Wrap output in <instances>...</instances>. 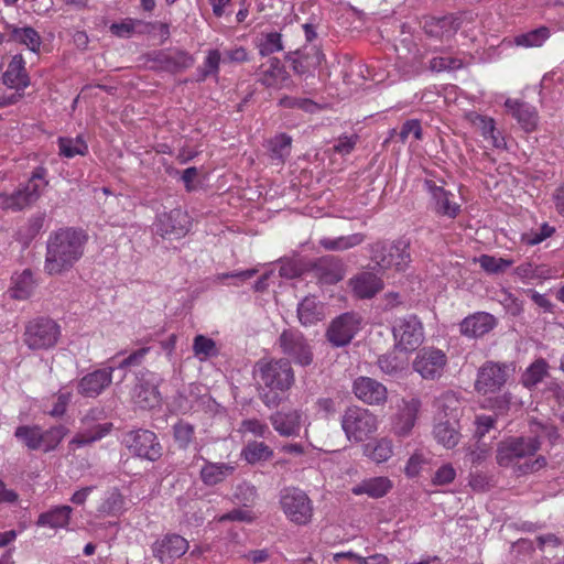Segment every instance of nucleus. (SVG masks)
Here are the masks:
<instances>
[{
    "instance_id": "obj_36",
    "label": "nucleus",
    "mask_w": 564,
    "mask_h": 564,
    "mask_svg": "<svg viewBox=\"0 0 564 564\" xmlns=\"http://www.w3.org/2000/svg\"><path fill=\"white\" fill-rule=\"evenodd\" d=\"M6 30L8 31L9 39L11 41L25 45L32 52L39 51L42 40L37 31L33 28H18L12 24H7Z\"/></svg>"
},
{
    "instance_id": "obj_57",
    "label": "nucleus",
    "mask_w": 564,
    "mask_h": 564,
    "mask_svg": "<svg viewBox=\"0 0 564 564\" xmlns=\"http://www.w3.org/2000/svg\"><path fill=\"white\" fill-rule=\"evenodd\" d=\"M555 232V227L544 223L536 230H530L521 235V242L527 246H535L552 237Z\"/></svg>"
},
{
    "instance_id": "obj_53",
    "label": "nucleus",
    "mask_w": 564,
    "mask_h": 564,
    "mask_svg": "<svg viewBox=\"0 0 564 564\" xmlns=\"http://www.w3.org/2000/svg\"><path fill=\"white\" fill-rule=\"evenodd\" d=\"M123 510L124 497L118 490L108 492L98 508L101 514L112 517L119 516Z\"/></svg>"
},
{
    "instance_id": "obj_28",
    "label": "nucleus",
    "mask_w": 564,
    "mask_h": 564,
    "mask_svg": "<svg viewBox=\"0 0 564 564\" xmlns=\"http://www.w3.org/2000/svg\"><path fill=\"white\" fill-rule=\"evenodd\" d=\"M420 408L421 402L419 399L413 398L409 401H403V405L400 408L393 421V432L395 435L405 437L411 433L415 425Z\"/></svg>"
},
{
    "instance_id": "obj_22",
    "label": "nucleus",
    "mask_w": 564,
    "mask_h": 564,
    "mask_svg": "<svg viewBox=\"0 0 564 564\" xmlns=\"http://www.w3.org/2000/svg\"><path fill=\"white\" fill-rule=\"evenodd\" d=\"M358 325L354 314L345 313L332 322L326 333L327 339L336 347L346 346L358 332Z\"/></svg>"
},
{
    "instance_id": "obj_1",
    "label": "nucleus",
    "mask_w": 564,
    "mask_h": 564,
    "mask_svg": "<svg viewBox=\"0 0 564 564\" xmlns=\"http://www.w3.org/2000/svg\"><path fill=\"white\" fill-rule=\"evenodd\" d=\"M87 240L86 232L74 227L51 232L46 241L44 272L48 275L68 272L84 256Z\"/></svg>"
},
{
    "instance_id": "obj_33",
    "label": "nucleus",
    "mask_w": 564,
    "mask_h": 564,
    "mask_svg": "<svg viewBox=\"0 0 564 564\" xmlns=\"http://www.w3.org/2000/svg\"><path fill=\"white\" fill-rule=\"evenodd\" d=\"M392 488V482L387 477L368 478L351 488L356 496L367 495L370 498L378 499L386 496Z\"/></svg>"
},
{
    "instance_id": "obj_11",
    "label": "nucleus",
    "mask_w": 564,
    "mask_h": 564,
    "mask_svg": "<svg viewBox=\"0 0 564 564\" xmlns=\"http://www.w3.org/2000/svg\"><path fill=\"white\" fill-rule=\"evenodd\" d=\"M281 351L302 367L313 362V351L304 335L295 328L284 329L278 339Z\"/></svg>"
},
{
    "instance_id": "obj_35",
    "label": "nucleus",
    "mask_w": 564,
    "mask_h": 564,
    "mask_svg": "<svg viewBox=\"0 0 564 564\" xmlns=\"http://www.w3.org/2000/svg\"><path fill=\"white\" fill-rule=\"evenodd\" d=\"M435 440L446 448L455 447L460 438L458 420L440 421L433 430Z\"/></svg>"
},
{
    "instance_id": "obj_32",
    "label": "nucleus",
    "mask_w": 564,
    "mask_h": 564,
    "mask_svg": "<svg viewBox=\"0 0 564 564\" xmlns=\"http://www.w3.org/2000/svg\"><path fill=\"white\" fill-rule=\"evenodd\" d=\"M204 465L199 478L206 486H216L234 474L235 467L227 463H213L202 457Z\"/></svg>"
},
{
    "instance_id": "obj_59",
    "label": "nucleus",
    "mask_w": 564,
    "mask_h": 564,
    "mask_svg": "<svg viewBox=\"0 0 564 564\" xmlns=\"http://www.w3.org/2000/svg\"><path fill=\"white\" fill-rule=\"evenodd\" d=\"M369 457L376 463L387 462L393 454L392 442L388 438L379 440L371 448L368 446Z\"/></svg>"
},
{
    "instance_id": "obj_63",
    "label": "nucleus",
    "mask_w": 564,
    "mask_h": 564,
    "mask_svg": "<svg viewBox=\"0 0 564 564\" xmlns=\"http://www.w3.org/2000/svg\"><path fill=\"white\" fill-rule=\"evenodd\" d=\"M241 429L245 432H249L254 436L263 438L268 437L271 434L269 426L258 419L243 420L241 422Z\"/></svg>"
},
{
    "instance_id": "obj_40",
    "label": "nucleus",
    "mask_w": 564,
    "mask_h": 564,
    "mask_svg": "<svg viewBox=\"0 0 564 564\" xmlns=\"http://www.w3.org/2000/svg\"><path fill=\"white\" fill-rule=\"evenodd\" d=\"M366 237L364 234L357 232L349 236H340L337 238H322L318 243L322 248L329 251H345L361 245Z\"/></svg>"
},
{
    "instance_id": "obj_29",
    "label": "nucleus",
    "mask_w": 564,
    "mask_h": 564,
    "mask_svg": "<svg viewBox=\"0 0 564 564\" xmlns=\"http://www.w3.org/2000/svg\"><path fill=\"white\" fill-rule=\"evenodd\" d=\"M460 20L452 14L440 18L431 17L425 19L424 32L432 37L449 39L460 28Z\"/></svg>"
},
{
    "instance_id": "obj_3",
    "label": "nucleus",
    "mask_w": 564,
    "mask_h": 564,
    "mask_svg": "<svg viewBox=\"0 0 564 564\" xmlns=\"http://www.w3.org/2000/svg\"><path fill=\"white\" fill-rule=\"evenodd\" d=\"M256 376L262 387L260 399L265 406H279L282 394L294 384L295 376L289 359H261L256 364Z\"/></svg>"
},
{
    "instance_id": "obj_14",
    "label": "nucleus",
    "mask_w": 564,
    "mask_h": 564,
    "mask_svg": "<svg viewBox=\"0 0 564 564\" xmlns=\"http://www.w3.org/2000/svg\"><path fill=\"white\" fill-rule=\"evenodd\" d=\"M446 365V354L435 347L421 348L413 360V369L426 380L441 378Z\"/></svg>"
},
{
    "instance_id": "obj_48",
    "label": "nucleus",
    "mask_w": 564,
    "mask_h": 564,
    "mask_svg": "<svg viewBox=\"0 0 564 564\" xmlns=\"http://www.w3.org/2000/svg\"><path fill=\"white\" fill-rule=\"evenodd\" d=\"M59 154L65 158H74L76 155H85L88 152V145L82 137L59 138Z\"/></svg>"
},
{
    "instance_id": "obj_9",
    "label": "nucleus",
    "mask_w": 564,
    "mask_h": 564,
    "mask_svg": "<svg viewBox=\"0 0 564 564\" xmlns=\"http://www.w3.org/2000/svg\"><path fill=\"white\" fill-rule=\"evenodd\" d=\"M393 336L395 348L401 351H414L424 341V327L421 319L410 314L394 322Z\"/></svg>"
},
{
    "instance_id": "obj_7",
    "label": "nucleus",
    "mask_w": 564,
    "mask_h": 564,
    "mask_svg": "<svg viewBox=\"0 0 564 564\" xmlns=\"http://www.w3.org/2000/svg\"><path fill=\"white\" fill-rule=\"evenodd\" d=\"M341 427L349 441L359 443L377 431L378 421L369 410L354 405L344 412Z\"/></svg>"
},
{
    "instance_id": "obj_41",
    "label": "nucleus",
    "mask_w": 564,
    "mask_h": 564,
    "mask_svg": "<svg viewBox=\"0 0 564 564\" xmlns=\"http://www.w3.org/2000/svg\"><path fill=\"white\" fill-rule=\"evenodd\" d=\"M111 427V423H105L98 424L87 432L78 433L68 443V447L69 449L75 451L76 448L84 447L99 441L110 432Z\"/></svg>"
},
{
    "instance_id": "obj_60",
    "label": "nucleus",
    "mask_w": 564,
    "mask_h": 564,
    "mask_svg": "<svg viewBox=\"0 0 564 564\" xmlns=\"http://www.w3.org/2000/svg\"><path fill=\"white\" fill-rule=\"evenodd\" d=\"M378 367L388 376H395L403 370V362L394 354H386L378 358Z\"/></svg>"
},
{
    "instance_id": "obj_38",
    "label": "nucleus",
    "mask_w": 564,
    "mask_h": 564,
    "mask_svg": "<svg viewBox=\"0 0 564 564\" xmlns=\"http://www.w3.org/2000/svg\"><path fill=\"white\" fill-rule=\"evenodd\" d=\"M297 317L302 325L310 326L324 317L322 306L314 296H306L297 305Z\"/></svg>"
},
{
    "instance_id": "obj_18",
    "label": "nucleus",
    "mask_w": 564,
    "mask_h": 564,
    "mask_svg": "<svg viewBox=\"0 0 564 564\" xmlns=\"http://www.w3.org/2000/svg\"><path fill=\"white\" fill-rule=\"evenodd\" d=\"M308 271L321 284L333 285L341 281L346 268L341 259L335 256L319 257L308 264Z\"/></svg>"
},
{
    "instance_id": "obj_6",
    "label": "nucleus",
    "mask_w": 564,
    "mask_h": 564,
    "mask_svg": "<svg viewBox=\"0 0 564 564\" xmlns=\"http://www.w3.org/2000/svg\"><path fill=\"white\" fill-rule=\"evenodd\" d=\"M280 508L286 519L296 525H306L313 518V501L297 487H285L279 495Z\"/></svg>"
},
{
    "instance_id": "obj_54",
    "label": "nucleus",
    "mask_w": 564,
    "mask_h": 564,
    "mask_svg": "<svg viewBox=\"0 0 564 564\" xmlns=\"http://www.w3.org/2000/svg\"><path fill=\"white\" fill-rule=\"evenodd\" d=\"M67 433L68 429L62 424L42 431V451L45 453L54 451Z\"/></svg>"
},
{
    "instance_id": "obj_56",
    "label": "nucleus",
    "mask_w": 564,
    "mask_h": 564,
    "mask_svg": "<svg viewBox=\"0 0 564 564\" xmlns=\"http://www.w3.org/2000/svg\"><path fill=\"white\" fill-rule=\"evenodd\" d=\"M431 458L429 454L423 452H415L413 453L410 458L408 459L405 467H404V474L409 478H414L420 475V473L430 465Z\"/></svg>"
},
{
    "instance_id": "obj_5",
    "label": "nucleus",
    "mask_w": 564,
    "mask_h": 564,
    "mask_svg": "<svg viewBox=\"0 0 564 564\" xmlns=\"http://www.w3.org/2000/svg\"><path fill=\"white\" fill-rule=\"evenodd\" d=\"M369 253L378 272L391 269L403 272L411 262L410 242L405 239L376 241L369 246Z\"/></svg>"
},
{
    "instance_id": "obj_10",
    "label": "nucleus",
    "mask_w": 564,
    "mask_h": 564,
    "mask_svg": "<svg viewBox=\"0 0 564 564\" xmlns=\"http://www.w3.org/2000/svg\"><path fill=\"white\" fill-rule=\"evenodd\" d=\"M123 444L130 453L142 459L156 462L162 456V445L154 432L150 430H134L123 437Z\"/></svg>"
},
{
    "instance_id": "obj_34",
    "label": "nucleus",
    "mask_w": 564,
    "mask_h": 564,
    "mask_svg": "<svg viewBox=\"0 0 564 564\" xmlns=\"http://www.w3.org/2000/svg\"><path fill=\"white\" fill-rule=\"evenodd\" d=\"M73 509L69 506H57L39 516L36 525L51 529H63L69 524Z\"/></svg>"
},
{
    "instance_id": "obj_13",
    "label": "nucleus",
    "mask_w": 564,
    "mask_h": 564,
    "mask_svg": "<svg viewBox=\"0 0 564 564\" xmlns=\"http://www.w3.org/2000/svg\"><path fill=\"white\" fill-rule=\"evenodd\" d=\"M155 234L163 238L180 239L188 234L192 221L188 214L181 209L174 208L170 212L161 213L156 216L153 224Z\"/></svg>"
},
{
    "instance_id": "obj_39",
    "label": "nucleus",
    "mask_w": 564,
    "mask_h": 564,
    "mask_svg": "<svg viewBox=\"0 0 564 564\" xmlns=\"http://www.w3.org/2000/svg\"><path fill=\"white\" fill-rule=\"evenodd\" d=\"M549 364L544 358L535 359L522 373L521 382L528 389L535 388L549 376Z\"/></svg>"
},
{
    "instance_id": "obj_30",
    "label": "nucleus",
    "mask_w": 564,
    "mask_h": 564,
    "mask_svg": "<svg viewBox=\"0 0 564 564\" xmlns=\"http://www.w3.org/2000/svg\"><path fill=\"white\" fill-rule=\"evenodd\" d=\"M3 84L17 91H23L30 85L22 55H14L2 75Z\"/></svg>"
},
{
    "instance_id": "obj_8",
    "label": "nucleus",
    "mask_w": 564,
    "mask_h": 564,
    "mask_svg": "<svg viewBox=\"0 0 564 564\" xmlns=\"http://www.w3.org/2000/svg\"><path fill=\"white\" fill-rule=\"evenodd\" d=\"M59 325L48 317H37L25 325L23 341L31 350L50 349L57 344Z\"/></svg>"
},
{
    "instance_id": "obj_25",
    "label": "nucleus",
    "mask_w": 564,
    "mask_h": 564,
    "mask_svg": "<svg viewBox=\"0 0 564 564\" xmlns=\"http://www.w3.org/2000/svg\"><path fill=\"white\" fill-rule=\"evenodd\" d=\"M270 422L281 436H299L303 422V413L300 410L276 411L270 415Z\"/></svg>"
},
{
    "instance_id": "obj_19",
    "label": "nucleus",
    "mask_w": 564,
    "mask_h": 564,
    "mask_svg": "<svg viewBox=\"0 0 564 564\" xmlns=\"http://www.w3.org/2000/svg\"><path fill=\"white\" fill-rule=\"evenodd\" d=\"M425 187L431 195L432 210L437 216L455 219L460 214V205L454 200L452 192L437 186L433 181H425Z\"/></svg>"
},
{
    "instance_id": "obj_15",
    "label": "nucleus",
    "mask_w": 564,
    "mask_h": 564,
    "mask_svg": "<svg viewBox=\"0 0 564 564\" xmlns=\"http://www.w3.org/2000/svg\"><path fill=\"white\" fill-rule=\"evenodd\" d=\"M148 61L152 68L176 74L191 68L195 64L192 54L183 50H160L149 54Z\"/></svg>"
},
{
    "instance_id": "obj_55",
    "label": "nucleus",
    "mask_w": 564,
    "mask_h": 564,
    "mask_svg": "<svg viewBox=\"0 0 564 564\" xmlns=\"http://www.w3.org/2000/svg\"><path fill=\"white\" fill-rule=\"evenodd\" d=\"M149 25L150 24H144L141 20L127 18L120 22L112 23L109 30L117 37L129 39L135 33L137 28H149Z\"/></svg>"
},
{
    "instance_id": "obj_58",
    "label": "nucleus",
    "mask_w": 564,
    "mask_h": 564,
    "mask_svg": "<svg viewBox=\"0 0 564 564\" xmlns=\"http://www.w3.org/2000/svg\"><path fill=\"white\" fill-rule=\"evenodd\" d=\"M259 53L261 56H270L273 53L283 50L281 34L278 32H270L263 35L259 44Z\"/></svg>"
},
{
    "instance_id": "obj_62",
    "label": "nucleus",
    "mask_w": 564,
    "mask_h": 564,
    "mask_svg": "<svg viewBox=\"0 0 564 564\" xmlns=\"http://www.w3.org/2000/svg\"><path fill=\"white\" fill-rule=\"evenodd\" d=\"M193 350L196 356L204 358L215 356L217 354L215 341L204 335H197L194 338Z\"/></svg>"
},
{
    "instance_id": "obj_23",
    "label": "nucleus",
    "mask_w": 564,
    "mask_h": 564,
    "mask_svg": "<svg viewBox=\"0 0 564 564\" xmlns=\"http://www.w3.org/2000/svg\"><path fill=\"white\" fill-rule=\"evenodd\" d=\"M115 368L97 369L84 376L77 386L78 393L86 398L98 397L112 381Z\"/></svg>"
},
{
    "instance_id": "obj_26",
    "label": "nucleus",
    "mask_w": 564,
    "mask_h": 564,
    "mask_svg": "<svg viewBox=\"0 0 564 564\" xmlns=\"http://www.w3.org/2000/svg\"><path fill=\"white\" fill-rule=\"evenodd\" d=\"M496 326V318L485 312H477L465 317L459 324V332L463 336L477 338L486 335Z\"/></svg>"
},
{
    "instance_id": "obj_50",
    "label": "nucleus",
    "mask_w": 564,
    "mask_h": 564,
    "mask_svg": "<svg viewBox=\"0 0 564 564\" xmlns=\"http://www.w3.org/2000/svg\"><path fill=\"white\" fill-rule=\"evenodd\" d=\"M480 268L488 274L503 273L508 268L513 264L512 259L498 258L489 254H481L476 259Z\"/></svg>"
},
{
    "instance_id": "obj_16",
    "label": "nucleus",
    "mask_w": 564,
    "mask_h": 564,
    "mask_svg": "<svg viewBox=\"0 0 564 564\" xmlns=\"http://www.w3.org/2000/svg\"><path fill=\"white\" fill-rule=\"evenodd\" d=\"M189 549L188 541L180 534L166 533L158 538L151 545L152 555L161 564H173Z\"/></svg>"
},
{
    "instance_id": "obj_21",
    "label": "nucleus",
    "mask_w": 564,
    "mask_h": 564,
    "mask_svg": "<svg viewBox=\"0 0 564 564\" xmlns=\"http://www.w3.org/2000/svg\"><path fill=\"white\" fill-rule=\"evenodd\" d=\"M352 391L357 399L369 405H383L388 400L386 386L370 377L355 379Z\"/></svg>"
},
{
    "instance_id": "obj_61",
    "label": "nucleus",
    "mask_w": 564,
    "mask_h": 564,
    "mask_svg": "<svg viewBox=\"0 0 564 564\" xmlns=\"http://www.w3.org/2000/svg\"><path fill=\"white\" fill-rule=\"evenodd\" d=\"M463 67V61L457 57L436 56L430 61L429 68L432 72L441 73L445 70H455Z\"/></svg>"
},
{
    "instance_id": "obj_64",
    "label": "nucleus",
    "mask_w": 564,
    "mask_h": 564,
    "mask_svg": "<svg viewBox=\"0 0 564 564\" xmlns=\"http://www.w3.org/2000/svg\"><path fill=\"white\" fill-rule=\"evenodd\" d=\"M413 135L415 140H421L423 135L422 127L419 120L411 119L406 120L398 134L401 142H405L410 135Z\"/></svg>"
},
{
    "instance_id": "obj_42",
    "label": "nucleus",
    "mask_w": 564,
    "mask_h": 564,
    "mask_svg": "<svg viewBox=\"0 0 564 564\" xmlns=\"http://www.w3.org/2000/svg\"><path fill=\"white\" fill-rule=\"evenodd\" d=\"M529 431L532 437H538L541 442L542 438H545L552 447L561 437L558 429L554 424L541 422L536 419H531L529 421Z\"/></svg>"
},
{
    "instance_id": "obj_4",
    "label": "nucleus",
    "mask_w": 564,
    "mask_h": 564,
    "mask_svg": "<svg viewBox=\"0 0 564 564\" xmlns=\"http://www.w3.org/2000/svg\"><path fill=\"white\" fill-rule=\"evenodd\" d=\"M45 176L46 170L37 166L28 182L21 184L12 193L0 192V210L18 213L34 205L48 184Z\"/></svg>"
},
{
    "instance_id": "obj_43",
    "label": "nucleus",
    "mask_w": 564,
    "mask_h": 564,
    "mask_svg": "<svg viewBox=\"0 0 564 564\" xmlns=\"http://www.w3.org/2000/svg\"><path fill=\"white\" fill-rule=\"evenodd\" d=\"M14 436L31 451L42 449V429L39 425H20Z\"/></svg>"
},
{
    "instance_id": "obj_45",
    "label": "nucleus",
    "mask_w": 564,
    "mask_h": 564,
    "mask_svg": "<svg viewBox=\"0 0 564 564\" xmlns=\"http://www.w3.org/2000/svg\"><path fill=\"white\" fill-rule=\"evenodd\" d=\"M35 286L31 270L26 269L13 280L11 296L15 300H25L31 296Z\"/></svg>"
},
{
    "instance_id": "obj_20",
    "label": "nucleus",
    "mask_w": 564,
    "mask_h": 564,
    "mask_svg": "<svg viewBox=\"0 0 564 564\" xmlns=\"http://www.w3.org/2000/svg\"><path fill=\"white\" fill-rule=\"evenodd\" d=\"M258 82L268 88L282 89L289 87L290 74L278 57H269L257 72Z\"/></svg>"
},
{
    "instance_id": "obj_27",
    "label": "nucleus",
    "mask_w": 564,
    "mask_h": 564,
    "mask_svg": "<svg viewBox=\"0 0 564 564\" xmlns=\"http://www.w3.org/2000/svg\"><path fill=\"white\" fill-rule=\"evenodd\" d=\"M324 55L316 47L310 51L290 52L285 55V61L291 63L292 69L296 75H306L315 70L322 63Z\"/></svg>"
},
{
    "instance_id": "obj_44",
    "label": "nucleus",
    "mask_w": 564,
    "mask_h": 564,
    "mask_svg": "<svg viewBox=\"0 0 564 564\" xmlns=\"http://www.w3.org/2000/svg\"><path fill=\"white\" fill-rule=\"evenodd\" d=\"M241 456L249 464L269 460L273 457V451L263 442H249L242 449Z\"/></svg>"
},
{
    "instance_id": "obj_47",
    "label": "nucleus",
    "mask_w": 564,
    "mask_h": 564,
    "mask_svg": "<svg viewBox=\"0 0 564 564\" xmlns=\"http://www.w3.org/2000/svg\"><path fill=\"white\" fill-rule=\"evenodd\" d=\"M173 438L178 448L187 449L195 440V426L188 422L180 420L172 426Z\"/></svg>"
},
{
    "instance_id": "obj_12",
    "label": "nucleus",
    "mask_w": 564,
    "mask_h": 564,
    "mask_svg": "<svg viewBox=\"0 0 564 564\" xmlns=\"http://www.w3.org/2000/svg\"><path fill=\"white\" fill-rule=\"evenodd\" d=\"M161 378L151 371H140L137 376V383L131 391L133 403L142 410L156 408L161 403L159 384Z\"/></svg>"
},
{
    "instance_id": "obj_31",
    "label": "nucleus",
    "mask_w": 564,
    "mask_h": 564,
    "mask_svg": "<svg viewBox=\"0 0 564 564\" xmlns=\"http://www.w3.org/2000/svg\"><path fill=\"white\" fill-rule=\"evenodd\" d=\"M505 107L524 131L531 132L536 128L539 116L533 106L519 100L507 99Z\"/></svg>"
},
{
    "instance_id": "obj_17",
    "label": "nucleus",
    "mask_w": 564,
    "mask_h": 564,
    "mask_svg": "<svg viewBox=\"0 0 564 564\" xmlns=\"http://www.w3.org/2000/svg\"><path fill=\"white\" fill-rule=\"evenodd\" d=\"M512 370L506 364L487 361L478 370L476 390L484 394L500 390L508 381Z\"/></svg>"
},
{
    "instance_id": "obj_37",
    "label": "nucleus",
    "mask_w": 564,
    "mask_h": 564,
    "mask_svg": "<svg viewBox=\"0 0 564 564\" xmlns=\"http://www.w3.org/2000/svg\"><path fill=\"white\" fill-rule=\"evenodd\" d=\"M292 138L286 133H279L268 141L267 150L271 161L284 164L291 154Z\"/></svg>"
},
{
    "instance_id": "obj_46",
    "label": "nucleus",
    "mask_w": 564,
    "mask_h": 564,
    "mask_svg": "<svg viewBox=\"0 0 564 564\" xmlns=\"http://www.w3.org/2000/svg\"><path fill=\"white\" fill-rule=\"evenodd\" d=\"M550 37V30L546 26H540L527 33L514 36L513 44L523 47H539Z\"/></svg>"
},
{
    "instance_id": "obj_49",
    "label": "nucleus",
    "mask_w": 564,
    "mask_h": 564,
    "mask_svg": "<svg viewBox=\"0 0 564 564\" xmlns=\"http://www.w3.org/2000/svg\"><path fill=\"white\" fill-rule=\"evenodd\" d=\"M221 54L218 50H210L204 63L197 67V82H204L209 76H217L219 73V64Z\"/></svg>"
},
{
    "instance_id": "obj_52",
    "label": "nucleus",
    "mask_w": 564,
    "mask_h": 564,
    "mask_svg": "<svg viewBox=\"0 0 564 564\" xmlns=\"http://www.w3.org/2000/svg\"><path fill=\"white\" fill-rule=\"evenodd\" d=\"M45 215L42 213L31 216L24 227L18 231L19 240L24 245L30 243L43 228Z\"/></svg>"
},
{
    "instance_id": "obj_2",
    "label": "nucleus",
    "mask_w": 564,
    "mask_h": 564,
    "mask_svg": "<svg viewBox=\"0 0 564 564\" xmlns=\"http://www.w3.org/2000/svg\"><path fill=\"white\" fill-rule=\"evenodd\" d=\"M541 448L538 437L510 436L501 441L496 451V462L501 467H511L518 475L536 473L547 465L543 455L532 458Z\"/></svg>"
},
{
    "instance_id": "obj_24",
    "label": "nucleus",
    "mask_w": 564,
    "mask_h": 564,
    "mask_svg": "<svg viewBox=\"0 0 564 564\" xmlns=\"http://www.w3.org/2000/svg\"><path fill=\"white\" fill-rule=\"evenodd\" d=\"M354 295L358 299H372L376 294L383 290V280L375 272L362 271L348 281Z\"/></svg>"
},
{
    "instance_id": "obj_51",
    "label": "nucleus",
    "mask_w": 564,
    "mask_h": 564,
    "mask_svg": "<svg viewBox=\"0 0 564 564\" xmlns=\"http://www.w3.org/2000/svg\"><path fill=\"white\" fill-rule=\"evenodd\" d=\"M435 405L440 414L451 420H457L459 410V400L454 392L447 391L443 393L436 401Z\"/></svg>"
}]
</instances>
